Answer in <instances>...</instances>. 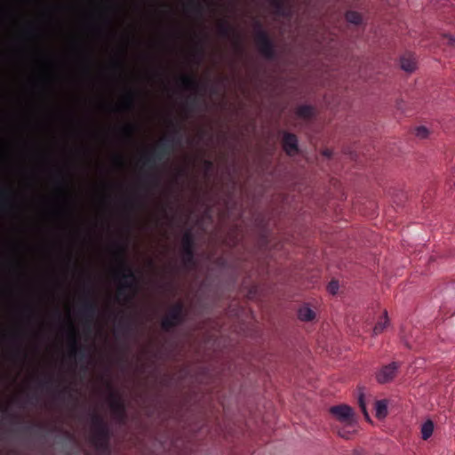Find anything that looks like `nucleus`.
<instances>
[{
	"mask_svg": "<svg viewBox=\"0 0 455 455\" xmlns=\"http://www.w3.org/2000/svg\"><path fill=\"white\" fill-rule=\"evenodd\" d=\"M172 128V134L164 136L160 140L157 145L150 151L141 156L142 168L149 171L147 174V183L154 188H159L161 184V175L157 171L158 164L168 159L176 145L180 144V126L172 121H170Z\"/></svg>",
	"mask_w": 455,
	"mask_h": 455,
	"instance_id": "obj_1",
	"label": "nucleus"
},
{
	"mask_svg": "<svg viewBox=\"0 0 455 455\" xmlns=\"http://www.w3.org/2000/svg\"><path fill=\"white\" fill-rule=\"evenodd\" d=\"M114 256L117 261L115 277L120 280L117 298L122 297L125 303H131L138 291L139 278L126 259V246L116 243Z\"/></svg>",
	"mask_w": 455,
	"mask_h": 455,
	"instance_id": "obj_2",
	"label": "nucleus"
},
{
	"mask_svg": "<svg viewBox=\"0 0 455 455\" xmlns=\"http://www.w3.org/2000/svg\"><path fill=\"white\" fill-rule=\"evenodd\" d=\"M91 420L92 433L90 437V442L92 445L100 455H109L112 431L108 423L105 420L103 416L95 411L91 415Z\"/></svg>",
	"mask_w": 455,
	"mask_h": 455,
	"instance_id": "obj_3",
	"label": "nucleus"
},
{
	"mask_svg": "<svg viewBox=\"0 0 455 455\" xmlns=\"http://www.w3.org/2000/svg\"><path fill=\"white\" fill-rule=\"evenodd\" d=\"M255 44L259 52L267 60H273L276 58V46L268 33L262 28L259 21L255 23Z\"/></svg>",
	"mask_w": 455,
	"mask_h": 455,
	"instance_id": "obj_4",
	"label": "nucleus"
},
{
	"mask_svg": "<svg viewBox=\"0 0 455 455\" xmlns=\"http://www.w3.org/2000/svg\"><path fill=\"white\" fill-rule=\"evenodd\" d=\"M185 309L184 304L180 301L173 304L168 314L163 318L161 322V328L164 331H170L172 329L177 327L184 322Z\"/></svg>",
	"mask_w": 455,
	"mask_h": 455,
	"instance_id": "obj_5",
	"label": "nucleus"
},
{
	"mask_svg": "<svg viewBox=\"0 0 455 455\" xmlns=\"http://www.w3.org/2000/svg\"><path fill=\"white\" fill-rule=\"evenodd\" d=\"M108 387L110 390L109 407L112 413L120 424H124L127 419L125 403L121 395L112 389L110 384H108Z\"/></svg>",
	"mask_w": 455,
	"mask_h": 455,
	"instance_id": "obj_6",
	"label": "nucleus"
},
{
	"mask_svg": "<svg viewBox=\"0 0 455 455\" xmlns=\"http://www.w3.org/2000/svg\"><path fill=\"white\" fill-rule=\"evenodd\" d=\"M68 341V357L70 359L75 360L78 357L82 360L87 356L86 348L79 343L78 332L72 323L69 324Z\"/></svg>",
	"mask_w": 455,
	"mask_h": 455,
	"instance_id": "obj_7",
	"label": "nucleus"
},
{
	"mask_svg": "<svg viewBox=\"0 0 455 455\" xmlns=\"http://www.w3.org/2000/svg\"><path fill=\"white\" fill-rule=\"evenodd\" d=\"M182 261L185 266H194L195 262V238L191 231H187L181 239Z\"/></svg>",
	"mask_w": 455,
	"mask_h": 455,
	"instance_id": "obj_8",
	"label": "nucleus"
},
{
	"mask_svg": "<svg viewBox=\"0 0 455 455\" xmlns=\"http://www.w3.org/2000/svg\"><path fill=\"white\" fill-rule=\"evenodd\" d=\"M99 312L97 301L92 297L91 291H88V296L83 299L79 314L84 319L88 325H91L94 321L95 316Z\"/></svg>",
	"mask_w": 455,
	"mask_h": 455,
	"instance_id": "obj_9",
	"label": "nucleus"
},
{
	"mask_svg": "<svg viewBox=\"0 0 455 455\" xmlns=\"http://www.w3.org/2000/svg\"><path fill=\"white\" fill-rule=\"evenodd\" d=\"M399 363L393 362L381 367V369L376 373V379L379 383L384 384L390 382L396 376Z\"/></svg>",
	"mask_w": 455,
	"mask_h": 455,
	"instance_id": "obj_10",
	"label": "nucleus"
},
{
	"mask_svg": "<svg viewBox=\"0 0 455 455\" xmlns=\"http://www.w3.org/2000/svg\"><path fill=\"white\" fill-rule=\"evenodd\" d=\"M282 147L284 152L290 156H295L299 152V141L295 134L284 132L282 139Z\"/></svg>",
	"mask_w": 455,
	"mask_h": 455,
	"instance_id": "obj_11",
	"label": "nucleus"
},
{
	"mask_svg": "<svg viewBox=\"0 0 455 455\" xmlns=\"http://www.w3.org/2000/svg\"><path fill=\"white\" fill-rule=\"evenodd\" d=\"M330 412L341 422L350 423L353 421V410L348 405L341 404L332 406L330 409Z\"/></svg>",
	"mask_w": 455,
	"mask_h": 455,
	"instance_id": "obj_12",
	"label": "nucleus"
},
{
	"mask_svg": "<svg viewBox=\"0 0 455 455\" xmlns=\"http://www.w3.org/2000/svg\"><path fill=\"white\" fill-rule=\"evenodd\" d=\"M179 83L183 89L188 91L198 92L205 90V85L201 84L196 77L192 75H182L179 78Z\"/></svg>",
	"mask_w": 455,
	"mask_h": 455,
	"instance_id": "obj_13",
	"label": "nucleus"
},
{
	"mask_svg": "<svg viewBox=\"0 0 455 455\" xmlns=\"http://www.w3.org/2000/svg\"><path fill=\"white\" fill-rule=\"evenodd\" d=\"M185 10L202 18L205 12V4L200 0H188Z\"/></svg>",
	"mask_w": 455,
	"mask_h": 455,
	"instance_id": "obj_14",
	"label": "nucleus"
},
{
	"mask_svg": "<svg viewBox=\"0 0 455 455\" xmlns=\"http://www.w3.org/2000/svg\"><path fill=\"white\" fill-rule=\"evenodd\" d=\"M118 326L124 334H131L135 330V323L131 315H123L118 322Z\"/></svg>",
	"mask_w": 455,
	"mask_h": 455,
	"instance_id": "obj_15",
	"label": "nucleus"
},
{
	"mask_svg": "<svg viewBox=\"0 0 455 455\" xmlns=\"http://www.w3.org/2000/svg\"><path fill=\"white\" fill-rule=\"evenodd\" d=\"M270 5L274 8L275 13L279 16L288 17L290 15L285 0H270Z\"/></svg>",
	"mask_w": 455,
	"mask_h": 455,
	"instance_id": "obj_16",
	"label": "nucleus"
},
{
	"mask_svg": "<svg viewBox=\"0 0 455 455\" xmlns=\"http://www.w3.org/2000/svg\"><path fill=\"white\" fill-rule=\"evenodd\" d=\"M296 115L300 118L309 120L315 115V109L310 105H301L297 108Z\"/></svg>",
	"mask_w": 455,
	"mask_h": 455,
	"instance_id": "obj_17",
	"label": "nucleus"
},
{
	"mask_svg": "<svg viewBox=\"0 0 455 455\" xmlns=\"http://www.w3.org/2000/svg\"><path fill=\"white\" fill-rule=\"evenodd\" d=\"M218 32L220 36L228 38L234 34L235 30L226 20H223L218 24Z\"/></svg>",
	"mask_w": 455,
	"mask_h": 455,
	"instance_id": "obj_18",
	"label": "nucleus"
},
{
	"mask_svg": "<svg viewBox=\"0 0 455 455\" xmlns=\"http://www.w3.org/2000/svg\"><path fill=\"white\" fill-rule=\"evenodd\" d=\"M376 417L378 419H384L387 415V400H378L375 402Z\"/></svg>",
	"mask_w": 455,
	"mask_h": 455,
	"instance_id": "obj_19",
	"label": "nucleus"
},
{
	"mask_svg": "<svg viewBox=\"0 0 455 455\" xmlns=\"http://www.w3.org/2000/svg\"><path fill=\"white\" fill-rule=\"evenodd\" d=\"M135 105V92L132 90H129L124 99V102L122 104L123 108L127 110H132L134 108Z\"/></svg>",
	"mask_w": 455,
	"mask_h": 455,
	"instance_id": "obj_20",
	"label": "nucleus"
},
{
	"mask_svg": "<svg viewBox=\"0 0 455 455\" xmlns=\"http://www.w3.org/2000/svg\"><path fill=\"white\" fill-rule=\"evenodd\" d=\"M298 315L301 321L308 322L315 318V314L311 308L303 307L299 309Z\"/></svg>",
	"mask_w": 455,
	"mask_h": 455,
	"instance_id": "obj_21",
	"label": "nucleus"
},
{
	"mask_svg": "<svg viewBox=\"0 0 455 455\" xmlns=\"http://www.w3.org/2000/svg\"><path fill=\"white\" fill-rule=\"evenodd\" d=\"M345 17H346V20L347 22L355 24V25L361 24V22L363 20L362 15L355 11L347 12Z\"/></svg>",
	"mask_w": 455,
	"mask_h": 455,
	"instance_id": "obj_22",
	"label": "nucleus"
},
{
	"mask_svg": "<svg viewBox=\"0 0 455 455\" xmlns=\"http://www.w3.org/2000/svg\"><path fill=\"white\" fill-rule=\"evenodd\" d=\"M434 424L431 420L426 421L421 427V435L423 440H427L433 434Z\"/></svg>",
	"mask_w": 455,
	"mask_h": 455,
	"instance_id": "obj_23",
	"label": "nucleus"
},
{
	"mask_svg": "<svg viewBox=\"0 0 455 455\" xmlns=\"http://www.w3.org/2000/svg\"><path fill=\"white\" fill-rule=\"evenodd\" d=\"M401 68L407 72H412L416 68V63L412 59L403 56L401 58Z\"/></svg>",
	"mask_w": 455,
	"mask_h": 455,
	"instance_id": "obj_24",
	"label": "nucleus"
},
{
	"mask_svg": "<svg viewBox=\"0 0 455 455\" xmlns=\"http://www.w3.org/2000/svg\"><path fill=\"white\" fill-rule=\"evenodd\" d=\"M387 323H388L387 313L385 312L384 315L380 318V320L375 324V326L373 328L374 334L378 335V334L381 333L387 327Z\"/></svg>",
	"mask_w": 455,
	"mask_h": 455,
	"instance_id": "obj_25",
	"label": "nucleus"
},
{
	"mask_svg": "<svg viewBox=\"0 0 455 455\" xmlns=\"http://www.w3.org/2000/svg\"><path fill=\"white\" fill-rule=\"evenodd\" d=\"M122 132L129 139H132L136 131V126L132 124H127L121 129Z\"/></svg>",
	"mask_w": 455,
	"mask_h": 455,
	"instance_id": "obj_26",
	"label": "nucleus"
},
{
	"mask_svg": "<svg viewBox=\"0 0 455 455\" xmlns=\"http://www.w3.org/2000/svg\"><path fill=\"white\" fill-rule=\"evenodd\" d=\"M55 382H57V380L52 375L47 376L44 380L38 379L39 386L44 388H49V387L52 386Z\"/></svg>",
	"mask_w": 455,
	"mask_h": 455,
	"instance_id": "obj_27",
	"label": "nucleus"
},
{
	"mask_svg": "<svg viewBox=\"0 0 455 455\" xmlns=\"http://www.w3.org/2000/svg\"><path fill=\"white\" fill-rule=\"evenodd\" d=\"M414 134L419 139H425L428 135V130L424 126H419L415 128Z\"/></svg>",
	"mask_w": 455,
	"mask_h": 455,
	"instance_id": "obj_28",
	"label": "nucleus"
},
{
	"mask_svg": "<svg viewBox=\"0 0 455 455\" xmlns=\"http://www.w3.org/2000/svg\"><path fill=\"white\" fill-rule=\"evenodd\" d=\"M358 404H359V407L361 408L365 419H370V416L367 412V410H366V404H365V401H364V396L363 394H360L359 395V397H358Z\"/></svg>",
	"mask_w": 455,
	"mask_h": 455,
	"instance_id": "obj_29",
	"label": "nucleus"
},
{
	"mask_svg": "<svg viewBox=\"0 0 455 455\" xmlns=\"http://www.w3.org/2000/svg\"><path fill=\"white\" fill-rule=\"evenodd\" d=\"M339 282L338 281H335V280H331L328 286H327V290L328 291L331 293V294H336L338 292V290H339Z\"/></svg>",
	"mask_w": 455,
	"mask_h": 455,
	"instance_id": "obj_30",
	"label": "nucleus"
},
{
	"mask_svg": "<svg viewBox=\"0 0 455 455\" xmlns=\"http://www.w3.org/2000/svg\"><path fill=\"white\" fill-rule=\"evenodd\" d=\"M204 165L205 170L208 172L212 169L213 163H212V161L206 159V160H204Z\"/></svg>",
	"mask_w": 455,
	"mask_h": 455,
	"instance_id": "obj_31",
	"label": "nucleus"
},
{
	"mask_svg": "<svg viewBox=\"0 0 455 455\" xmlns=\"http://www.w3.org/2000/svg\"><path fill=\"white\" fill-rule=\"evenodd\" d=\"M188 103L191 105V106H196L197 104V97L196 96H194V97H191L188 99Z\"/></svg>",
	"mask_w": 455,
	"mask_h": 455,
	"instance_id": "obj_32",
	"label": "nucleus"
},
{
	"mask_svg": "<svg viewBox=\"0 0 455 455\" xmlns=\"http://www.w3.org/2000/svg\"><path fill=\"white\" fill-rule=\"evenodd\" d=\"M323 155L326 156L327 157H330L332 155V151L331 149L326 148L323 150Z\"/></svg>",
	"mask_w": 455,
	"mask_h": 455,
	"instance_id": "obj_33",
	"label": "nucleus"
},
{
	"mask_svg": "<svg viewBox=\"0 0 455 455\" xmlns=\"http://www.w3.org/2000/svg\"><path fill=\"white\" fill-rule=\"evenodd\" d=\"M33 427L34 426H26V427H22L21 430L23 432L28 433V432H30L32 430Z\"/></svg>",
	"mask_w": 455,
	"mask_h": 455,
	"instance_id": "obj_34",
	"label": "nucleus"
},
{
	"mask_svg": "<svg viewBox=\"0 0 455 455\" xmlns=\"http://www.w3.org/2000/svg\"><path fill=\"white\" fill-rule=\"evenodd\" d=\"M1 196H2L4 198H9V193L7 192V190H2V192H1Z\"/></svg>",
	"mask_w": 455,
	"mask_h": 455,
	"instance_id": "obj_35",
	"label": "nucleus"
},
{
	"mask_svg": "<svg viewBox=\"0 0 455 455\" xmlns=\"http://www.w3.org/2000/svg\"><path fill=\"white\" fill-rule=\"evenodd\" d=\"M58 177L60 178V183H61V184H64V181H65V180H64V177H63V175L60 172V173H58Z\"/></svg>",
	"mask_w": 455,
	"mask_h": 455,
	"instance_id": "obj_36",
	"label": "nucleus"
},
{
	"mask_svg": "<svg viewBox=\"0 0 455 455\" xmlns=\"http://www.w3.org/2000/svg\"><path fill=\"white\" fill-rule=\"evenodd\" d=\"M449 44L451 46L455 45V38L450 37L449 38Z\"/></svg>",
	"mask_w": 455,
	"mask_h": 455,
	"instance_id": "obj_37",
	"label": "nucleus"
},
{
	"mask_svg": "<svg viewBox=\"0 0 455 455\" xmlns=\"http://www.w3.org/2000/svg\"><path fill=\"white\" fill-rule=\"evenodd\" d=\"M68 392V388L67 387H63L61 390H60V393H67Z\"/></svg>",
	"mask_w": 455,
	"mask_h": 455,
	"instance_id": "obj_38",
	"label": "nucleus"
},
{
	"mask_svg": "<svg viewBox=\"0 0 455 455\" xmlns=\"http://www.w3.org/2000/svg\"><path fill=\"white\" fill-rule=\"evenodd\" d=\"M22 353L20 348H18L15 352L16 355H20Z\"/></svg>",
	"mask_w": 455,
	"mask_h": 455,
	"instance_id": "obj_39",
	"label": "nucleus"
},
{
	"mask_svg": "<svg viewBox=\"0 0 455 455\" xmlns=\"http://www.w3.org/2000/svg\"><path fill=\"white\" fill-rule=\"evenodd\" d=\"M33 398H35L36 400V397L35 395H32V396H28V401L32 400Z\"/></svg>",
	"mask_w": 455,
	"mask_h": 455,
	"instance_id": "obj_40",
	"label": "nucleus"
},
{
	"mask_svg": "<svg viewBox=\"0 0 455 455\" xmlns=\"http://www.w3.org/2000/svg\"><path fill=\"white\" fill-rule=\"evenodd\" d=\"M12 419H18V417H17V416H15V415H12Z\"/></svg>",
	"mask_w": 455,
	"mask_h": 455,
	"instance_id": "obj_41",
	"label": "nucleus"
},
{
	"mask_svg": "<svg viewBox=\"0 0 455 455\" xmlns=\"http://www.w3.org/2000/svg\"><path fill=\"white\" fill-rule=\"evenodd\" d=\"M0 411H3V412H6L7 411V409H0Z\"/></svg>",
	"mask_w": 455,
	"mask_h": 455,
	"instance_id": "obj_42",
	"label": "nucleus"
},
{
	"mask_svg": "<svg viewBox=\"0 0 455 455\" xmlns=\"http://www.w3.org/2000/svg\"><path fill=\"white\" fill-rule=\"evenodd\" d=\"M4 206H5V204H3L0 205V208H4Z\"/></svg>",
	"mask_w": 455,
	"mask_h": 455,
	"instance_id": "obj_43",
	"label": "nucleus"
}]
</instances>
